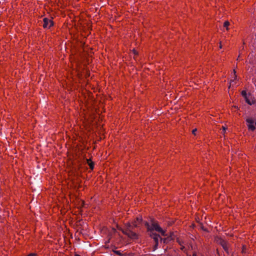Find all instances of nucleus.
Returning a JSON list of instances; mask_svg holds the SVG:
<instances>
[{
    "instance_id": "obj_10",
    "label": "nucleus",
    "mask_w": 256,
    "mask_h": 256,
    "mask_svg": "<svg viewBox=\"0 0 256 256\" xmlns=\"http://www.w3.org/2000/svg\"><path fill=\"white\" fill-rule=\"evenodd\" d=\"M114 252L116 254H119V255H120L121 254L120 252V251H118V250H114Z\"/></svg>"
},
{
    "instance_id": "obj_14",
    "label": "nucleus",
    "mask_w": 256,
    "mask_h": 256,
    "mask_svg": "<svg viewBox=\"0 0 256 256\" xmlns=\"http://www.w3.org/2000/svg\"><path fill=\"white\" fill-rule=\"evenodd\" d=\"M137 220L139 221V222H141L142 221V218H137Z\"/></svg>"
},
{
    "instance_id": "obj_1",
    "label": "nucleus",
    "mask_w": 256,
    "mask_h": 256,
    "mask_svg": "<svg viewBox=\"0 0 256 256\" xmlns=\"http://www.w3.org/2000/svg\"><path fill=\"white\" fill-rule=\"evenodd\" d=\"M144 226H146L150 236L154 241L155 244L153 247V251H155L158 248L159 240H160L161 242H163L164 244L168 242V238H162L159 234L154 232V231H156L160 233L163 236L167 235L166 234V231L159 226L157 222L154 220H152L150 223L147 222H144Z\"/></svg>"
},
{
    "instance_id": "obj_8",
    "label": "nucleus",
    "mask_w": 256,
    "mask_h": 256,
    "mask_svg": "<svg viewBox=\"0 0 256 256\" xmlns=\"http://www.w3.org/2000/svg\"><path fill=\"white\" fill-rule=\"evenodd\" d=\"M230 25V22L228 21H226L224 24V27L226 28V30H228V26Z\"/></svg>"
},
{
    "instance_id": "obj_15",
    "label": "nucleus",
    "mask_w": 256,
    "mask_h": 256,
    "mask_svg": "<svg viewBox=\"0 0 256 256\" xmlns=\"http://www.w3.org/2000/svg\"><path fill=\"white\" fill-rule=\"evenodd\" d=\"M224 132L226 131V128L224 126L222 127Z\"/></svg>"
},
{
    "instance_id": "obj_4",
    "label": "nucleus",
    "mask_w": 256,
    "mask_h": 256,
    "mask_svg": "<svg viewBox=\"0 0 256 256\" xmlns=\"http://www.w3.org/2000/svg\"><path fill=\"white\" fill-rule=\"evenodd\" d=\"M246 122L248 124V127L249 130L254 131L256 130V127L254 126V120L252 118H248L246 119Z\"/></svg>"
},
{
    "instance_id": "obj_6",
    "label": "nucleus",
    "mask_w": 256,
    "mask_h": 256,
    "mask_svg": "<svg viewBox=\"0 0 256 256\" xmlns=\"http://www.w3.org/2000/svg\"><path fill=\"white\" fill-rule=\"evenodd\" d=\"M86 161L88 166H90V168L91 170H93L94 168V163L92 162L90 159H86Z\"/></svg>"
},
{
    "instance_id": "obj_3",
    "label": "nucleus",
    "mask_w": 256,
    "mask_h": 256,
    "mask_svg": "<svg viewBox=\"0 0 256 256\" xmlns=\"http://www.w3.org/2000/svg\"><path fill=\"white\" fill-rule=\"evenodd\" d=\"M42 26L44 28H50L54 25L53 21L47 18H44L42 21Z\"/></svg>"
},
{
    "instance_id": "obj_9",
    "label": "nucleus",
    "mask_w": 256,
    "mask_h": 256,
    "mask_svg": "<svg viewBox=\"0 0 256 256\" xmlns=\"http://www.w3.org/2000/svg\"><path fill=\"white\" fill-rule=\"evenodd\" d=\"M242 95L244 97V99L248 98L246 92L245 90L242 92Z\"/></svg>"
},
{
    "instance_id": "obj_19",
    "label": "nucleus",
    "mask_w": 256,
    "mask_h": 256,
    "mask_svg": "<svg viewBox=\"0 0 256 256\" xmlns=\"http://www.w3.org/2000/svg\"><path fill=\"white\" fill-rule=\"evenodd\" d=\"M255 124H256V122H255Z\"/></svg>"
},
{
    "instance_id": "obj_13",
    "label": "nucleus",
    "mask_w": 256,
    "mask_h": 256,
    "mask_svg": "<svg viewBox=\"0 0 256 256\" xmlns=\"http://www.w3.org/2000/svg\"><path fill=\"white\" fill-rule=\"evenodd\" d=\"M201 228H202V230H204V231H207V230H206V228H204V226H201Z\"/></svg>"
},
{
    "instance_id": "obj_5",
    "label": "nucleus",
    "mask_w": 256,
    "mask_h": 256,
    "mask_svg": "<svg viewBox=\"0 0 256 256\" xmlns=\"http://www.w3.org/2000/svg\"><path fill=\"white\" fill-rule=\"evenodd\" d=\"M220 244L224 249V251L226 252L228 254V243L224 240H222L220 242Z\"/></svg>"
},
{
    "instance_id": "obj_11",
    "label": "nucleus",
    "mask_w": 256,
    "mask_h": 256,
    "mask_svg": "<svg viewBox=\"0 0 256 256\" xmlns=\"http://www.w3.org/2000/svg\"><path fill=\"white\" fill-rule=\"evenodd\" d=\"M196 131H197V129L196 128H195V129L193 130L192 131V134L196 135Z\"/></svg>"
},
{
    "instance_id": "obj_16",
    "label": "nucleus",
    "mask_w": 256,
    "mask_h": 256,
    "mask_svg": "<svg viewBox=\"0 0 256 256\" xmlns=\"http://www.w3.org/2000/svg\"><path fill=\"white\" fill-rule=\"evenodd\" d=\"M134 224V226L135 227L137 226H136V224Z\"/></svg>"
},
{
    "instance_id": "obj_2",
    "label": "nucleus",
    "mask_w": 256,
    "mask_h": 256,
    "mask_svg": "<svg viewBox=\"0 0 256 256\" xmlns=\"http://www.w3.org/2000/svg\"><path fill=\"white\" fill-rule=\"evenodd\" d=\"M132 226L130 224H128L126 225V229L125 230H122V232L123 234L128 236L129 238H137V234L135 232L132 231Z\"/></svg>"
},
{
    "instance_id": "obj_7",
    "label": "nucleus",
    "mask_w": 256,
    "mask_h": 256,
    "mask_svg": "<svg viewBox=\"0 0 256 256\" xmlns=\"http://www.w3.org/2000/svg\"><path fill=\"white\" fill-rule=\"evenodd\" d=\"M246 102L249 105H252L254 104L256 102L255 100H252V101H250L248 98H245Z\"/></svg>"
},
{
    "instance_id": "obj_18",
    "label": "nucleus",
    "mask_w": 256,
    "mask_h": 256,
    "mask_svg": "<svg viewBox=\"0 0 256 256\" xmlns=\"http://www.w3.org/2000/svg\"><path fill=\"white\" fill-rule=\"evenodd\" d=\"M76 256H80V255H76Z\"/></svg>"
},
{
    "instance_id": "obj_12",
    "label": "nucleus",
    "mask_w": 256,
    "mask_h": 256,
    "mask_svg": "<svg viewBox=\"0 0 256 256\" xmlns=\"http://www.w3.org/2000/svg\"><path fill=\"white\" fill-rule=\"evenodd\" d=\"M35 255H36V254H34V253H31V254H29L28 256H35Z\"/></svg>"
},
{
    "instance_id": "obj_17",
    "label": "nucleus",
    "mask_w": 256,
    "mask_h": 256,
    "mask_svg": "<svg viewBox=\"0 0 256 256\" xmlns=\"http://www.w3.org/2000/svg\"><path fill=\"white\" fill-rule=\"evenodd\" d=\"M222 45H221V44H220V48H222Z\"/></svg>"
}]
</instances>
